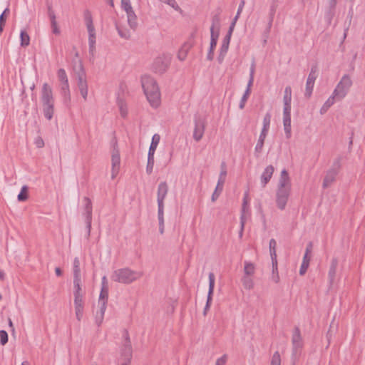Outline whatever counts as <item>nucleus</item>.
<instances>
[{
	"mask_svg": "<svg viewBox=\"0 0 365 365\" xmlns=\"http://www.w3.org/2000/svg\"><path fill=\"white\" fill-rule=\"evenodd\" d=\"M141 85L151 106L157 108L160 102V93L155 79L150 76L145 75L141 78Z\"/></svg>",
	"mask_w": 365,
	"mask_h": 365,
	"instance_id": "1",
	"label": "nucleus"
},
{
	"mask_svg": "<svg viewBox=\"0 0 365 365\" xmlns=\"http://www.w3.org/2000/svg\"><path fill=\"white\" fill-rule=\"evenodd\" d=\"M143 275V273L142 272H138L128 267H124L113 271L110 279L115 282L129 284L140 279Z\"/></svg>",
	"mask_w": 365,
	"mask_h": 365,
	"instance_id": "2",
	"label": "nucleus"
},
{
	"mask_svg": "<svg viewBox=\"0 0 365 365\" xmlns=\"http://www.w3.org/2000/svg\"><path fill=\"white\" fill-rule=\"evenodd\" d=\"M41 101L45 118L48 120H51L54 113V98L52 88L47 83L43 84Z\"/></svg>",
	"mask_w": 365,
	"mask_h": 365,
	"instance_id": "3",
	"label": "nucleus"
},
{
	"mask_svg": "<svg viewBox=\"0 0 365 365\" xmlns=\"http://www.w3.org/2000/svg\"><path fill=\"white\" fill-rule=\"evenodd\" d=\"M351 86L352 81L351 77L348 74L344 75L332 93L336 98V101L342 100L349 93Z\"/></svg>",
	"mask_w": 365,
	"mask_h": 365,
	"instance_id": "4",
	"label": "nucleus"
},
{
	"mask_svg": "<svg viewBox=\"0 0 365 365\" xmlns=\"http://www.w3.org/2000/svg\"><path fill=\"white\" fill-rule=\"evenodd\" d=\"M76 73L78 78V87L81 95L84 98V100H86L88 96V84L86 79V73L81 63H80L78 66Z\"/></svg>",
	"mask_w": 365,
	"mask_h": 365,
	"instance_id": "5",
	"label": "nucleus"
},
{
	"mask_svg": "<svg viewBox=\"0 0 365 365\" xmlns=\"http://www.w3.org/2000/svg\"><path fill=\"white\" fill-rule=\"evenodd\" d=\"M170 56L168 55L157 57L153 63V71L160 74L165 73L170 65Z\"/></svg>",
	"mask_w": 365,
	"mask_h": 365,
	"instance_id": "6",
	"label": "nucleus"
},
{
	"mask_svg": "<svg viewBox=\"0 0 365 365\" xmlns=\"http://www.w3.org/2000/svg\"><path fill=\"white\" fill-rule=\"evenodd\" d=\"M120 166V153L116 143L113 145L111 154V178L115 179L118 175Z\"/></svg>",
	"mask_w": 365,
	"mask_h": 365,
	"instance_id": "7",
	"label": "nucleus"
},
{
	"mask_svg": "<svg viewBox=\"0 0 365 365\" xmlns=\"http://www.w3.org/2000/svg\"><path fill=\"white\" fill-rule=\"evenodd\" d=\"M227 177V170H226V163L225 162L222 163V170L220 172V178L217 184V186L215 187V190L212 195V201L215 202L218 197L220 196V193L222 192L223 190V186L226 180Z\"/></svg>",
	"mask_w": 365,
	"mask_h": 365,
	"instance_id": "8",
	"label": "nucleus"
},
{
	"mask_svg": "<svg viewBox=\"0 0 365 365\" xmlns=\"http://www.w3.org/2000/svg\"><path fill=\"white\" fill-rule=\"evenodd\" d=\"M205 120L202 117H195V128L193 131V138L197 142L200 141L205 132Z\"/></svg>",
	"mask_w": 365,
	"mask_h": 365,
	"instance_id": "9",
	"label": "nucleus"
},
{
	"mask_svg": "<svg viewBox=\"0 0 365 365\" xmlns=\"http://www.w3.org/2000/svg\"><path fill=\"white\" fill-rule=\"evenodd\" d=\"M317 77V67L316 66H314L312 67L310 73H309L307 80L304 95L307 98H309L312 93L314 82H315Z\"/></svg>",
	"mask_w": 365,
	"mask_h": 365,
	"instance_id": "10",
	"label": "nucleus"
},
{
	"mask_svg": "<svg viewBox=\"0 0 365 365\" xmlns=\"http://www.w3.org/2000/svg\"><path fill=\"white\" fill-rule=\"evenodd\" d=\"M83 201L85 202V217H86V228L88 230L87 237L90 236L91 229V222H92V202L91 200L88 197H85L83 198Z\"/></svg>",
	"mask_w": 365,
	"mask_h": 365,
	"instance_id": "11",
	"label": "nucleus"
},
{
	"mask_svg": "<svg viewBox=\"0 0 365 365\" xmlns=\"http://www.w3.org/2000/svg\"><path fill=\"white\" fill-rule=\"evenodd\" d=\"M290 190H277L276 193V203L277 206L281 210L285 209L287 202L289 199Z\"/></svg>",
	"mask_w": 365,
	"mask_h": 365,
	"instance_id": "12",
	"label": "nucleus"
},
{
	"mask_svg": "<svg viewBox=\"0 0 365 365\" xmlns=\"http://www.w3.org/2000/svg\"><path fill=\"white\" fill-rule=\"evenodd\" d=\"M277 190H291L290 178L287 171L284 169L281 172Z\"/></svg>",
	"mask_w": 365,
	"mask_h": 365,
	"instance_id": "13",
	"label": "nucleus"
},
{
	"mask_svg": "<svg viewBox=\"0 0 365 365\" xmlns=\"http://www.w3.org/2000/svg\"><path fill=\"white\" fill-rule=\"evenodd\" d=\"M168 192V186L165 182H162L158 185L157 201L158 205H164V200Z\"/></svg>",
	"mask_w": 365,
	"mask_h": 365,
	"instance_id": "14",
	"label": "nucleus"
},
{
	"mask_svg": "<svg viewBox=\"0 0 365 365\" xmlns=\"http://www.w3.org/2000/svg\"><path fill=\"white\" fill-rule=\"evenodd\" d=\"M292 348L303 349L304 343L299 327H296L292 336Z\"/></svg>",
	"mask_w": 365,
	"mask_h": 365,
	"instance_id": "15",
	"label": "nucleus"
},
{
	"mask_svg": "<svg viewBox=\"0 0 365 365\" xmlns=\"http://www.w3.org/2000/svg\"><path fill=\"white\" fill-rule=\"evenodd\" d=\"M217 21H215L213 19L212 25L210 28L211 31V39H210V49L211 51H213L215 48L217 42V39L219 37V31H218V26H217Z\"/></svg>",
	"mask_w": 365,
	"mask_h": 365,
	"instance_id": "16",
	"label": "nucleus"
},
{
	"mask_svg": "<svg viewBox=\"0 0 365 365\" xmlns=\"http://www.w3.org/2000/svg\"><path fill=\"white\" fill-rule=\"evenodd\" d=\"M339 173L334 171V170L329 169L324 175L322 187L324 189L328 188L336 180V177Z\"/></svg>",
	"mask_w": 365,
	"mask_h": 365,
	"instance_id": "17",
	"label": "nucleus"
},
{
	"mask_svg": "<svg viewBox=\"0 0 365 365\" xmlns=\"http://www.w3.org/2000/svg\"><path fill=\"white\" fill-rule=\"evenodd\" d=\"M125 343L122 349V354L129 360L132 356V346L128 331H125L123 334Z\"/></svg>",
	"mask_w": 365,
	"mask_h": 365,
	"instance_id": "18",
	"label": "nucleus"
},
{
	"mask_svg": "<svg viewBox=\"0 0 365 365\" xmlns=\"http://www.w3.org/2000/svg\"><path fill=\"white\" fill-rule=\"evenodd\" d=\"M84 20L88 32V37L96 36L95 28L93 24L91 13L86 10L84 12Z\"/></svg>",
	"mask_w": 365,
	"mask_h": 365,
	"instance_id": "19",
	"label": "nucleus"
},
{
	"mask_svg": "<svg viewBox=\"0 0 365 365\" xmlns=\"http://www.w3.org/2000/svg\"><path fill=\"white\" fill-rule=\"evenodd\" d=\"M338 264H339L338 259L336 257H334L331 261L329 273H328L329 282V284L331 286L333 284V283L334 282V280H335L336 272V268H337Z\"/></svg>",
	"mask_w": 365,
	"mask_h": 365,
	"instance_id": "20",
	"label": "nucleus"
},
{
	"mask_svg": "<svg viewBox=\"0 0 365 365\" xmlns=\"http://www.w3.org/2000/svg\"><path fill=\"white\" fill-rule=\"evenodd\" d=\"M274 173V167L272 165H268L262 173L261 175V183L263 187L266 186L268 182L270 180Z\"/></svg>",
	"mask_w": 365,
	"mask_h": 365,
	"instance_id": "21",
	"label": "nucleus"
},
{
	"mask_svg": "<svg viewBox=\"0 0 365 365\" xmlns=\"http://www.w3.org/2000/svg\"><path fill=\"white\" fill-rule=\"evenodd\" d=\"M254 73H255V64L252 63V66H251V68H250V79H249V81H248V83H247V89L246 91H245V93L244 95L242 96V101H247L250 93H251V86L253 83V81H254Z\"/></svg>",
	"mask_w": 365,
	"mask_h": 365,
	"instance_id": "22",
	"label": "nucleus"
},
{
	"mask_svg": "<svg viewBox=\"0 0 365 365\" xmlns=\"http://www.w3.org/2000/svg\"><path fill=\"white\" fill-rule=\"evenodd\" d=\"M254 73H255V64L252 63V66H251V68H250V79H249V81H248V83H247V89L246 91H245V93L244 95L242 96V101H247L250 93H251V86L253 83V81H254Z\"/></svg>",
	"mask_w": 365,
	"mask_h": 365,
	"instance_id": "23",
	"label": "nucleus"
},
{
	"mask_svg": "<svg viewBox=\"0 0 365 365\" xmlns=\"http://www.w3.org/2000/svg\"><path fill=\"white\" fill-rule=\"evenodd\" d=\"M215 286V275L212 272H210L209 274V292H208V296H207V300L206 303V306L205 308L204 314H206L207 309L210 307V304L211 302V294L213 292Z\"/></svg>",
	"mask_w": 365,
	"mask_h": 365,
	"instance_id": "24",
	"label": "nucleus"
},
{
	"mask_svg": "<svg viewBox=\"0 0 365 365\" xmlns=\"http://www.w3.org/2000/svg\"><path fill=\"white\" fill-rule=\"evenodd\" d=\"M228 50V34L224 37L223 44L222 46L220 53L217 57V61L219 63H222L227 55V52Z\"/></svg>",
	"mask_w": 365,
	"mask_h": 365,
	"instance_id": "25",
	"label": "nucleus"
},
{
	"mask_svg": "<svg viewBox=\"0 0 365 365\" xmlns=\"http://www.w3.org/2000/svg\"><path fill=\"white\" fill-rule=\"evenodd\" d=\"M108 287H102L99 299H98V305L103 306L107 307V303H108Z\"/></svg>",
	"mask_w": 365,
	"mask_h": 365,
	"instance_id": "26",
	"label": "nucleus"
},
{
	"mask_svg": "<svg viewBox=\"0 0 365 365\" xmlns=\"http://www.w3.org/2000/svg\"><path fill=\"white\" fill-rule=\"evenodd\" d=\"M191 48V45L189 43H184L178 53V58L180 61H184Z\"/></svg>",
	"mask_w": 365,
	"mask_h": 365,
	"instance_id": "27",
	"label": "nucleus"
},
{
	"mask_svg": "<svg viewBox=\"0 0 365 365\" xmlns=\"http://www.w3.org/2000/svg\"><path fill=\"white\" fill-rule=\"evenodd\" d=\"M127 18H128V23L130 27L133 29H135L138 26L137 22V16L133 11L131 10L130 11H127Z\"/></svg>",
	"mask_w": 365,
	"mask_h": 365,
	"instance_id": "28",
	"label": "nucleus"
},
{
	"mask_svg": "<svg viewBox=\"0 0 365 365\" xmlns=\"http://www.w3.org/2000/svg\"><path fill=\"white\" fill-rule=\"evenodd\" d=\"M283 125L287 138L291 137V115H283Z\"/></svg>",
	"mask_w": 365,
	"mask_h": 365,
	"instance_id": "29",
	"label": "nucleus"
},
{
	"mask_svg": "<svg viewBox=\"0 0 365 365\" xmlns=\"http://www.w3.org/2000/svg\"><path fill=\"white\" fill-rule=\"evenodd\" d=\"M106 310V307H104V305L99 306V312H97L95 317V322L98 327H100L103 322Z\"/></svg>",
	"mask_w": 365,
	"mask_h": 365,
	"instance_id": "30",
	"label": "nucleus"
},
{
	"mask_svg": "<svg viewBox=\"0 0 365 365\" xmlns=\"http://www.w3.org/2000/svg\"><path fill=\"white\" fill-rule=\"evenodd\" d=\"M335 101H337L336 98L334 96V95L332 94L321 108L320 113H325L328 110V109L334 103Z\"/></svg>",
	"mask_w": 365,
	"mask_h": 365,
	"instance_id": "31",
	"label": "nucleus"
},
{
	"mask_svg": "<svg viewBox=\"0 0 365 365\" xmlns=\"http://www.w3.org/2000/svg\"><path fill=\"white\" fill-rule=\"evenodd\" d=\"M160 135L158 134H155L152 138V142L150 143L148 154L150 155H154L155 150L157 148V146L160 142Z\"/></svg>",
	"mask_w": 365,
	"mask_h": 365,
	"instance_id": "32",
	"label": "nucleus"
},
{
	"mask_svg": "<svg viewBox=\"0 0 365 365\" xmlns=\"http://www.w3.org/2000/svg\"><path fill=\"white\" fill-rule=\"evenodd\" d=\"M61 94L63 96L65 101H69L71 99L70 90L68 81L66 83H61Z\"/></svg>",
	"mask_w": 365,
	"mask_h": 365,
	"instance_id": "33",
	"label": "nucleus"
},
{
	"mask_svg": "<svg viewBox=\"0 0 365 365\" xmlns=\"http://www.w3.org/2000/svg\"><path fill=\"white\" fill-rule=\"evenodd\" d=\"M83 294L81 287V277L73 278V295Z\"/></svg>",
	"mask_w": 365,
	"mask_h": 365,
	"instance_id": "34",
	"label": "nucleus"
},
{
	"mask_svg": "<svg viewBox=\"0 0 365 365\" xmlns=\"http://www.w3.org/2000/svg\"><path fill=\"white\" fill-rule=\"evenodd\" d=\"M244 6H245V1L242 0L240 4V5H239L237 14L235 16V18H234L231 25L230 26V38H231V35H232V33L233 28H234V26L235 25V23H236L237 19L239 18V16L240 15V13L242 12V11L243 9Z\"/></svg>",
	"mask_w": 365,
	"mask_h": 365,
	"instance_id": "35",
	"label": "nucleus"
},
{
	"mask_svg": "<svg viewBox=\"0 0 365 365\" xmlns=\"http://www.w3.org/2000/svg\"><path fill=\"white\" fill-rule=\"evenodd\" d=\"M310 262V257H307V255H304L302 263L301 264L300 269H299V274L304 275L309 265Z\"/></svg>",
	"mask_w": 365,
	"mask_h": 365,
	"instance_id": "36",
	"label": "nucleus"
},
{
	"mask_svg": "<svg viewBox=\"0 0 365 365\" xmlns=\"http://www.w3.org/2000/svg\"><path fill=\"white\" fill-rule=\"evenodd\" d=\"M73 278L81 277V269H80V261L78 257H75V259L73 260Z\"/></svg>",
	"mask_w": 365,
	"mask_h": 365,
	"instance_id": "37",
	"label": "nucleus"
},
{
	"mask_svg": "<svg viewBox=\"0 0 365 365\" xmlns=\"http://www.w3.org/2000/svg\"><path fill=\"white\" fill-rule=\"evenodd\" d=\"M266 137H267L266 134L262 133H260L257 143L255 148V153H261Z\"/></svg>",
	"mask_w": 365,
	"mask_h": 365,
	"instance_id": "38",
	"label": "nucleus"
},
{
	"mask_svg": "<svg viewBox=\"0 0 365 365\" xmlns=\"http://www.w3.org/2000/svg\"><path fill=\"white\" fill-rule=\"evenodd\" d=\"M21 46L23 47L28 46L30 43V37L25 31H21L20 34Z\"/></svg>",
	"mask_w": 365,
	"mask_h": 365,
	"instance_id": "39",
	"label": "nucleus"
},
{
	"mask_svg": "<svg viewBox=\"0 0 365 365\" xmlns=\"http://www.w3.org/2000/svg\"><path fill=\"white\" fill-rule=\"evenodd\" d=\"M302 352V349L292 348V365H295L299 360Z\"/></svg>",
	"mask_w": 365,
	"mask_h": 365,
	"instance_id": "40",
	"label": "nucleus"
},
{
	"mask_svg": "<svg viewBox=\"0 0 365 365\" xmlns=\"http://www.w3.org/2000/svg\"><path fill=\"white\" fill-rule=\"evenodd\" d=\"M284 104H291L292 101V88L287 86L284 89V95L283 98Z\"/></svg>",
	"mask_w": 365,
	"mask_h": 365,
	"instance_id": "41",
	"label": "nucleus"
},
{
	"mask_svg": "<svg viewBox=\"0 0 365 365\" xmlns=\"http://www.w3.org/2000/svg\"><path fill=\"white\" fill-rule=\"evenodd\" d=\"M154 155H148V163L146 166V173L150 175L153 172V166H154Z\"/></svg>",
	"mask_w": 365,
	"mask_h": 365,
	"instance_id": "42",
	"label": "nucleus"
},
{
	"mask_svg": "<svg viewBox=\"0 0 365 365\" xmlns=\"http://www.w3.org/2000/svg\"><path fill=\"white\" fill-rule=\"evenodd\" d=\"M242 284L245 289H251L253 288L254 282L250 276L245 275L242 278Z\"/></svg>",
	"mask_w": 365,
	"mask_h": 365,
	"instance_id": "43",
	"label": "nucleus"
},
{
	"mask_svg": "<svg viewBox=\"0 0 365 365\" xmlns=\"http://www.w3.org/2000/svg\"><path fill=\"white\" fill-rule=\"evenodd\" d=\"M76 319L80 322L83 315L84 304H74Z\"/></svg>",
	"mask_w": 365,
	"mask_h": 365,
	"instance_id": "44",
	"label": "nucleus"
},
{
	"mask_svg": "<svg viewBox=\"0 0 365 365\" xmlns=\"http://www.w3.org/2000/svg\"><path fill=\"white\" fill-rule=\"evenodd\" d=\"M341 161H342V157L338 156L336 158L334 159L332 165L329 168L330 170H334V171H336L337 173L339 172L341 167Z\"/></svg>",
	"mask_w": 365,
	"mask_h": 365,
	"instance_id": "45",
	"label": "nucleus"
},
{
	"mask_svg": "<svg viewBox=\"0 0 365 365\" xmlns=\"http://www.w3.org/2000/svg\"><path fill=\"white\" fill-rule=\"evenodd\" d=\"M116 29L121 38L125 39H129L130 38V33L128 30L120 28L118 24H116Z\"/></svg>",
	"mask_w": 365,
	"mask_h": 365,
	"instance_id": "46",
	"label": "nucleus"
},
{
	"mask_svg": "<svg viewBox=\"0 0 365 365\" xmlns=\"http://www.w3.org/2000/svg\"><path fill=\"white\" fill-rule=\"evenodd\" d=\"M89 53L93 57L96 51V36L88 37Z\"/></svg>",
	"mask_w": 365,
	"mask_h": 365,
	"instance_id": "47",
	"label": "nucleus"
},
{
	"mask_svg": "<svg viewBox=\"0 0 365 365\" xmlns=\"http://www.w3.org/2000/svg\"><path fill=\"white\" fill-rule=\"evenodd\" d=\"M245 274L247 276H251L255 272V266L252 263L245 262L244 267Z\"/></svg>",
	"mask_w": 365,
	"mask_h": 365,
	"instance_id": "48",
	"label": "nucleus"
},
{
	"mask_svg": "<svg viewBox=\"0 0 365 365\" xmlns=\"http://www.w3.org/2000/svg\"><path fill=\"white\" fill-rule=\"evenodd\" d=\"M57 76L58 80L61 83H66L67 81H68L66 71L63 68H60L58 70Z\"/></svg>",
	"mask_w": 365,
	"mask_h": 365,
	"instance_id": "49",
	"label": "nucleus"
},
{
	"mask_svg": "<svg viewBox=\"0 0 365 365\" xmlns=\"http://www.w3.org/2000/svg\"><path fill=\"white\" fill-rule=\"evenodd\" d=\"M27 186L24 185L21 187L20 193L18 195V200L19 201H25L28 199L27 195Z\"/></svg>",
	"mask_w": 365,
	"mask_h": 365,
	"instance_id": "50",
	"label": "nucleus"
},
{
	"mask_svg": "<svg viewBox=\"0 0 365 365\" xmlns=\"http://www.w3.org/2000/svg\"><path fill=\"white\" fill-rule=\"evenodd\" d=\"M270 365H281V358L279 351L274 353Z\"/></svg>",
	"mask_w": 365,
	"mask_h": 365,
	"instance_id": "51",
	"label": "nucleus"
},
{
	"mask_svg": "<svg viewBox=\"0 0 365 365\" xmlns=\"http://www.w3.org/2000/svg\"><path fill=\"white\" fill-rule=\"evenodd\" d=\"M158 218L159 223L164 222V205H158Z\"/></svg>",
	"mask_w": 365,
	"mask_h": 365,
	"instance_id": "52",
	"label": "nucleus"
},
{
	"mask_svg": "<svg viewBox=\"0 0 365 365\" xmlns=\"http://www.w3.org/2000/svg\"><path fill=\"white\" fill-rule=\"evenodd\" d=\"M121 6L125 12L133 10L130 0H121Z\"/></svg>",
	"mask_w": 365,
	"mask_h": 365,
	"instance_id": "53",
	"label": "nucleus"
},
{
	"mask_svg": "<svg viewBox=\"0 0 365 365\" xmlns=\"http://www.w3.org/2000/svg\"><path fill=\"white\" fill-rule=\"evenodd\" d=\"M119 109L120 112V115L123 117H125L128 114L127 106L122 101L118 102Z\"/></svg>",
	"mask_w": 365,
	"mask_h": 365,
	"instance_id": "54",
	"label": "nucleus"
},
{
	"mask_svg": "<svg viewBox=\"0 0 365 365\" xmlns=\"http://www.w3.org/2000/svg\"><path fill=\"white\" fill-rule=\"evenodd\" d=\"M278 1L279 0H273L271 5H270V9H269V16H274V14L277 11V8L278 6Z\"/></svg>",
	"mask_w": 365,
	"mask_h": 365,
	"instance_id": "55",
	"label": "nucleus"
},
{
	"mask_svg": "<svg viewBox=\"0 0 365 365\" xmlns=\"http://www.w3.org/2000/svg\"><path fill=\"white\" fill-rule=\"evenodd\" d=\"M278 1L279 0H273L271 5H270V9H269V16H274V14L277 11V8L278 6Z\"/></svg>",
	"mask_w": 365,
	"mask_h": 365,
	"instance_id": "56",
	"label": "nucleus"
},
{
	"mask_svg": "<svg viewBox=\"0 0 365 365\" xmlns=\"http://www.w3.org/2000/svg\"><path fill=\"white\" fill-rule=\"evenodd\" d=\"M269 253L270 255H275L277 254L276 252V247H277V242L274 239H271L269 241Z\"/></svg>",
	"mask_w": 365,
	"mask_h": 365,
	"instance_id": "57",
	"label": "nucleus"
},
{
	"mask_svg": "<svg viewBox=\"0 0 365 365\" xmlns=\"http://www.w3.org/2000/svg\"><path fill=\"white\" fill-rule=\"evenodd\" d=\"M0 342L1 345H5L8 342V334L4 330L0 331Z\"/></svg>",
	"mask_w": 365,
	"mask_h": 365,
	"instance_id": "58",
	"label": "nucleus"
},
{
	"mask_svg": "<svg viewBox=\"0 0 365 365\" xmlns=\"http://www.w3.org/2000/svg\"><path fill=\"white\" fill-rule=\"evenodd\" d=\"M272 264V272L274 274L275 272L277 274V254L275 255H270Z\"/></svg>",
	"mask_w": 365,
	"mask_h": 365,
	"instance_id": "59",
	"label": "nucleus"
},
{
	"mask_svg": "<svg viewBox=\"0 0 365 365\" xmlns=\"http://www.w3.org/2000/svg\"><path fill=\"white\" fill-rule=\"evenodd\" d=\"M74 304H84L83 294L74 295Z\"/></svg>",
	"mask_w": 365,
	"mask_h": 365,
	"instance_id": "60",
	"label": "nucleus"
},
{
	"mask_svg": "<svg viewBox=\"0 0 365 365\" xmlns=\"http://www.w3.org/2000/svg\"><path fill=\"white\" fill-rule=\"evenodd\" d=\"M227 361V357L226 354H224L222 357L218 359L216 361L215 365H226Z\"/></svg>",
	"mask_w": 365,
	"mask_h": 365,
	"instance_id": "61",
	"label": "nucleus"
},
{
	"mask_svg": "<svg viewBox=\"0 0 365 365\" xmlns=\"http://www.w3.org/2000/svg\"><path fill=\"white\" fill-rule=\"evenodd\" d=\"M283 115H291V104H284Z\"/></svg>",
	"mask_w": 365,
	"mask_h": 365,
	"instance_id": "62",
	"label": "nucleus"
},
{
	"mask_svg": "<svg viewBox=\"0 0 365 365\" xmlns=\"http://www.w3.org/2000/svg\"><path fill=\"white\" fill-rule=\"evenodd\" d=\"M52 31L54 34L58 35L60 34V29L58 26L57 22L51 23Z\"/></svg>",
	"mask_w": 365,
	"mask_h": 365,
	"instance_id": "63",
	"label": "nucleus"
},
{
	"mask_svg": "<svg viewBox=\"0 0 365 365\" xmlns=\"http://www.w3.org/2000/svg\"><path fill=\"white\" fill-rule=\"evenodd\" d=\"M270 122H271V114L269 113H267L263 119V125H270Z\"/></svg>",
	"mask_w": 365,
	"mask_h": 365,
	"instance_id": "64",
	"label": "nucleus"
}]
</instances>
